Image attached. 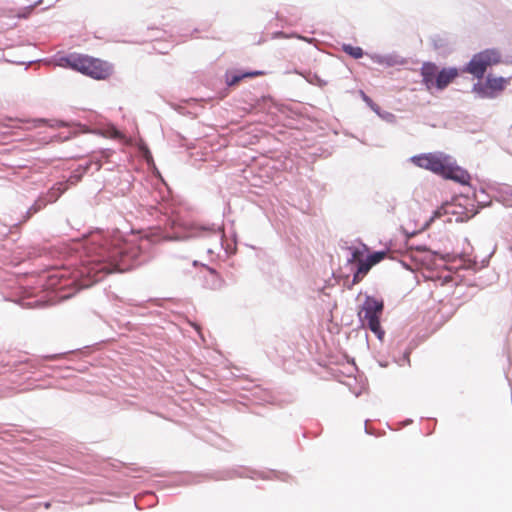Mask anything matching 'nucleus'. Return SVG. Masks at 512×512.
I'll use <instances>...</instances> for the list:
<instances>
[{
	"instance_id": "1",
	"label": "nucleus",
	"mask_w": 512,
	"mask_h": 512,
	"mask_svg": "<svg viewBox=\"0 0 512 512\" xmlns=\"http://www.w3.org/2000/svg\"><path fill=\"white\" fill-rule=\"evenodd\" d=\"M87 247L91 253L77 272L75 281L79 288H87L113 272H125L133 267L136 248L120 238L107 239L100 232L90 235Z\"/></svg>"
},
{
	"instance_id": "2",
	"label": "nucleus",
	"mask_w": 512,
	"mask_h": 512,
	"mask_svg": "<svg viewBox=\"0 0 512 512\" xmlns=\"http://www.w3.org/2000/svg\"><path fill=\"white\" fill-rule=\"evenodd\" d=\"M58 65L96 80L108 79L113 73V65L109 62L81 53H71L60 57Z\"/></svg>"
},
{
	"instance_id": "3",
	"label": "nucleus",
	"mask_w": 512,
	"mask_h": 512,
	"mask_svg": "<svg viewBox=\"0 0 512 512\" xmlns=\"http://www.w3.org/2000/svg\"><path fill=\"white\" fill-rule=\"evenodd\" d=\"M412 162L420 168L430 170L446 179H451L461 184L467 183L469 179L468 173L456 166L452 158L443 153H427L414 156Z\"/></svg>"
},
{
	"instance_id": "4",
	"label": "nucleus",
	"mask_w": 512,
	"mask_h": 512,
	"mask_svg": "<svg viewBox=\"0 0 512 512\" xmlns=\"http://www.w3.org/2000/svg\"><path fill=\"white\" fill-rule=\"evenodd\" d=\"M384 303L372 296H367L358 312L362 326L369 328L379 339L384 336V330L380 324Z\"/></svg>"
},
{
	"instance_id": "5",
	"label": "nucleus",
	"mask_w": 512,
	"mask_h": 512,
	"mask_svg": "<svg viewBox=\"0 0 512 512\" xmlns=\"http://www.w3.org/2000/svg\"><path fill=\"white\" fill-rule=\"evenodd\" d=\"M502 55L497 49H486L474 54L463 68L464 73L471 74L476 79H482L489 67L498 65Z\"/></svg>"
},
{
	"instance_id": "6",
	"label": "nucleus",
	"mask_w": 512,
	"mask_h": 512,
	"mask_svg": "<svg viewBox=\"0 0 512 512\" xmlns=\"http://www.w3.org/2000/svg\"><path fill=\"white\" fill-rule=\"evenodd\" d=\"M511 78H504L489 74L485 82H478L473 86V92L482 98H494L505 90Z\"/></svg>"
},
{
	"instance_id": "7",
	"label": "nucleus",
	"mask_w": 512,
	"mask_h": 512,
	"mask_svg": "<svg viewBox=\"0 0 512 512\" xmlns=\"http://www.w3.org/2000/svg\"><path fill=\"white\" fill-rule=\"evenodd\" d=\"M439 67L433 62H424L421 66L420 73L422 82L427 89H433L436 87L437 77L439 74Z\"/></svg>"
},
{
	"instance_id": "8",
	"label": "nucleus",
	"mask_w": 512,
	"mask_h": 512,
	"mask_svg": "<svg viewBox=\"0 0 512 512\" xmlns=\"http://www.w3.org/2000/svg\"><path fill=\"white\" fill-rule=\"evenodd\" d=\"M459 76V70L455 67L442 68L436 82V89L443 90Z\"/></svg>"
},
{
	"instance_id": "9",
	"label": "nucleus",
	"mask_w": 512,
	"mask_h": 512,
	"mask_svg": "<svg viewBox=\"0 0 512 512\" xmlns=\"http://www.w3.org/2000/svg\"><path fill=\"white\" fill-rule=\"evenodd\" d=\"M387 254L388 253L386 251H378L370 254L366 259H363L358 265L360 272H364L367 275V273L374 265L378 264L387 257Z\"/></svg>"
},
{
	"instance_id": "10",
	"label": "nucleus",
	"mask_w": 512,
	"mask_h": 512,
	"mask_svg": "<svg viewBox=\"0 0 512 512\" xmlns=\"http://www.w3.org/2000/svg\"><path fill=\"white\" fill-rule=\"evenodd\" d=\"M262 74L263 73L260 71L248 72V73H243V74H234V75L230 76L229 78H227V84L229 86H233V85H236L237 83H239L244 78L256 77V76H260Z\"/></svg>"
},
{
	"instance_id": "11",
	"label": "nucleus",
	"mask_w": 512,
	"mask_h": 512,
	"mask_svg": "<svg viewBox=\"0 0 512 512\" xmlns=\"http://www.w3.org/2000/svg\"><path fill=\"white\" fill-rule=\"evenodd\" d=\"M342 50L354 59H359L363 56V49L359 46H353L350 44H344Z\"/></svg>"
},
{
	"instance_id": "12",
	"label": "nucleus",
	"mask_w": 512,
	"mask_h": 512,
	"mask_svg": "<svg viewBox=\"0 0 512 512\" xmlns=\"http://www.w3.org/2000/svg\"><path fill=\"white\" fill-rule=\"evenodd\" d=\"M364 251L360 249H354L352 252V257L349 260L350 263L357 262L358 265L363 260Z\"/></svg>"
},
{
	"instance_id": "13",
	"label": "nucleus",
	"mask_w": 512,
	"mask_h": 512,
	"mask_svg": "<svg viewBox=\"0 0 512 512\" xmlns=\"http://www.w3.org/2000/svg\"><path fill=\"white\" fill-rule=\"evenodd\" d=\"M366 276V274L364 272H360V269L357 268V271L354 273L353 275V284H357L359 283L360 281H362V279Z\"/></svg>"
},
{
	"instance_id": "14",
	"label": "nucleus",
	"mask_w": 512,
	"mask_h": 512,
	"mask_svg": "<svg viewBox=\"0 0 512 512\" xmlns=\"http://www.w3.org/2000/svg\"><path fill=\"white\" fill-rule=\"evenodd\" d=\"M209 272L213 275V277L218 281V285L216 288H221L223 286V279L216 273L215 270L209 268Z\"/></svg>"
},
{
	"instance_id": "15",
	"label": "nucleus",
	"mask_w": 512,
	"mask_h": 512,
	"mask_svg": "<svg viewBox=\"0 0 512 512\" xmlns=\"http://www.w3.org/2000/svg\"><path fill=\"white\" fill-rule=\"evenodd\" d=\"M113 137H114V138H118V139H123V138H124V136L122 135V133H121L120 131H118V130H114V132H113Z\"/></svg>"
},
{
	"instance_id": "16",
	"label": "nucleus",
	"mask_w": 512,
	"mask_h": 512,
	"mask_svg": "<svg viewBox=\"0 0 512 512\" xmlns=\"http://www.w3.org/2000/svg\"><path fill=\"white\" fill-rule=\"evenodd\" d=\"M442 215V212H441V209H438L436 211H434V216L431 218V221L434 219V218H438Z\"/></svg>"
},
{
	"instance_id": "17",
	"label": "nucleus",
	"mask_w": 512,
	"mask_h": 512,
	"mask_svg": "<svg viewBox=\"0 0 512 512\" xmlns=\"http://www.w3.org/2000/svg\"><path fill=\"white\" fill-rule=\"evenodd\" d=\"M35 122H36V126H41L46 123V121L44 119H38Z\"/></svg>"
},
{
	"instance_id": "18",
	"label": "nucleus",
	"mask_w": 512,
	"mask_h": 512,
	"mask_svg": "<svg viewBox=\"0 0 512 512\" xmlns=\"http://www.w3.org/2000/svg\"><path fill=\"white\" fill-rule=\"evenodd\" d=\"M363 98H364L365 101L369 100L368 97L366 95H364V94H363Z\"/></svg>"
}]
</instances>
